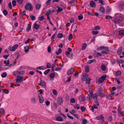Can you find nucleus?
<instances>
[{
	"label": "nucleus",
	"instance_id": "c85d7f7f",
	"mask_svg": "<svg viewBox=\"0 0 124 124\" xmlns=\"http://www.w3.org/2000/svg\"><path fill=\"white\" fill-rule=\"evenodd\" d=\"M96 60L95 59H93L92 60H89L87 62V63L88 64H91L93 62H96Z\"/></svg>",
	"mask_w": 124,
	"mask_h": 124
},
{
	"label": "nucleus",
	"instance_id": "9d476101",
	"mask_svg": "<svg viewBox=\"0 0 124 124\" xmlns=\"http://www.w3.org/2000/svg\"><path fill=\"white\" fill-rule=\"evenodd\" d=\"M23 76H20L18 78L16 79V81L18 83H20L23 80Z\"/></svg>",
	"mask_w": 124,
	"mask_h": 124
},
{
	"label": "nucleus",
	"instance_id": "f03ea898",
	"mask_svg": "<svg viewBox=\"0 0 124 124\" xmlns=\"http://www.w3.org/2000/svg\"><path fill=\"white\" fill-rule=\"evenodd\" d=\"M25 8L26 10H29L31 11L33 9V7L31 3H27L25 5Z\"/></svg>",
	"mask_w": 124,
	"mask_h": 124
},
{
	"label": "nucleus",
	"instance_id": "13d9d810",
	"mask_svg": "<svg viewBox=\"0 0 124 124\" xmlns=\"http://www.w3.org/2000/svg\"><path fill=\"white\" fill-rule=\"evenodd\" d=\"M17 2H18L20 4H21L23 3V0H16Z\"/></svg>",
	"mask_w": 124,
	"mask_h": 124
},
{
	"label": "nucleus",
	"instance_id": "a18cd8bd",
	"mask_svg": "<svg viewBox=\"0 0 124 124\" xmlns=\"http://www.w3.org/2000/svg\"><path fill=\"white\" fill-rule=\"evenodd\" d=\"M105 51H107L109 53V50L108 49L109 47H105L104 48Z\"/></svg>",
	"mask_w": 124,
	"mask_h": 124
},
{
	"label": "nucleus",
	"instance_id": "4d7b16f0",
	"mask_svg": "<svg viewBox=\"0 0 124 124\" xmlns=\"http://www.w3.org/2000/svg\"><path fill=\"white\" fill-rule=\"evenodd\" d=\"M72 34L71 33L70 34V35L68 37V39L69 40H71L72 39Z\"/></svg>",
	"mask_w": 124,
	"mask_h": 124
},
{
	"label": "nucleus",
	"instance_id": "e2e57ef3",
	"mask_svg": "<svg viewBox=\"0 0 124 124\" xmlns=\"http://www.w3.org/2000/svg\"><path fill=\"white\" fill-rule=\"evenodd\" d=\"M93 34H97L99 33V32L97 31H93L92 32Z\"/></svg>",
	"mask_w": 124,
	"mask_h": 124
},
{
	"label": "nucleus",
	"instance_id": "bb28decb",
	"mask_svg": "<svg viewBox=\"0 0 124 124\" xmlns=\"http://www.w3.org/2000/svg\"><path fill=\"white\" fill-rule=\"evenodd\" d=\"M41 7V5L40 4H37L36 5V8L37 9H39Z\"/></svg>",
	"mask_w": 124,
	"mask_h": 124
},
{
	"label": "nucleus",
	"instance_id": "de8ad7c7",
	"mask_svg": "<svg viewBox=\"0 0 124 124\" xmlns=\"http://www.w3.org/2000/svg\"><path fill=\"white\" fill-rule=\"evenodd\" d=\"M83 18V16L82 14H81V15H79L78 16V19L79 20H81Z\"/></svg>",
	"mask_w": 124,
	"mask_h": 124
},
{
	"label": "nucleus",
	"instance_id": "69168bd1",
	"mask_svg": "<svg viewBox=\"0 0 124 124\" xmlns=\"http://www.w3.org/2000/svg\"><path fill=\"white\" fill-rule=\"evenodd\" d=\"M74 108H77L78 109H79L80 107L78 106V104L75 106L74 107Z\"/></svg>",
	"mask_w": 124,
	"mask_h": 124
},
{
	"label": "nucleus",
	"instance_id": "f704fd0d",
	"mask_svg": "<svg viewBox=\"0 0 124 124\" xmlns=\"http://www.w3.org/2000/svg\"><path fill=\"white\" fill-rule=\"evenodd\" d=\"M103 89L101 87L99 88V89L98 90V92L100 94L102 93Z\"/></svg>",
	"mask_w": 124,
	"mask_h": 124
},
{
	"label": "nucleus",
	"instance_id": "8fccbe9b",
	"mask_svg": "<svg viewBox=\"0 0 124 124\" xmlns=\"http://www.w3.org/2000/svg\"><path fill=\"white\" fill-rule=\"evenodd\" d=\"M113 97V95L111 94H109L108 97V98L109 100H112V98Z\"/></svg>",
	"mask_w": 124,
	"mask_h": 124
},
{
	"label": "nucleus",
	"instance_id": "2f4dec72",
	"mask_svg": "<svg viewBox=\"0 0 124 124\" xmlns=\"http://www.w3.org/2000/svg\"><path fill=\"white\" fill-rule=\"evenodd\" d=\"M121 74V72L120 70L117 71L116 72V75L117 76L118 75H120Z\"/></svg>",
	"mask_w": 124,
	"mask_h": 124
},
{
	"label": "nucleus",
	"instance_id": "774afa93",
	"mask_svg": "<svg viewBox=\"0 0 124 124\" xmlns=\"http://www.w3.org/2000/svg\"><path fill=\"white\" fill-rule=\"evenodd\" d=\"M87 122V121L86 119H84L82 121L83 124H86Z\"/></svg>",
	"mask_w": 124,
	"mask_h": 124
},
{
	"label": "nucleus",
	"instance_id": "72a5a7b5",
	"mask_svg": "<svg viewBox=\"0 0 124 124\" xmlns=\"http://www.w3.org/2000/svg\"><path fill=\"white\" fill-rule=\"evenodd\" d=\"M50 71V69H48L44 72V74L45 75H46Z\"/></svg>",
	"mask_w": 124,
	"mask_h": 124
},
{
	"label": "nucleus",
	"instance_id": "3c124183",
	"mask_svg": "<svg viewBox=\"0 0 124 124\" xmlns=\"http://www.w3.org/2000/svg\"><path fill=\"white\" fill-rule=\"evenodd\" d=\"M59 104H57L55 102H54V105L53 106L55 108V109L56 108H57V107L58 106Z\"/></svg>",
	"mask_w": 124,
	"mask_h": 124
},
{
	"label": "nucleus",
	"instance_id": "a19ab883",
	"mask_svg": "<svg viewBox=\"0 0 124 124\" xmlns=\"http://www.w3.org/2000/svg\"><path fill=\"white\" fill-rule=\"evenodd\" d=\"M70 102L72 103H74L75 102V100L73 98H71L70 100Z\"/></svg>",
	"mask_w": 124,
	"mask_h": 124
},
{
	"label": "nucleus",
	"instance_id": "e433bc0d",
	"mask_svg": "<svg viewBox=\"0 0 124 124\" xmlns=\"http://www.w3.org/2000/svg\"><path fill=\"white\" fill-rule=\"evenodd\" d=\"M3 12L4 15L6 16L8 15V12L6 10H3Z\"/></svg>",
	"mask_w": 124,
	"mask_h": 124
},
{
	"label": "nucleus",
	"instance_id": "9b49d317",
	"mask_svg": "<svg viewBox=\"0 0 124 124\" xmlns=\"http://www.w3.org/2000/svg\"><path fill=\"white\" fill-rule=\"evenodd\" d=\"M74 71V70L73 68H72L70 69L67 72V74L68 75H69L71 73H73Z\"/></svg>",
	"mask_w": 124,
	"mask_h": 124
},
{
	"label": "nucleus",
	"instance_id": "4c0bfd02",
	"mask_svg": "<svg viewBox=\"0 0 124 124\" xmlns=\"http://www.w3.org/2000/svg\"><path fill=\"white\" fill-rule=\"evenodd\" d=\"M2 91L3 92L6 94H8L9 92V91L8 90L3 89L2 90Z\"/></svg>",
	"mask_w": 124,
	"mask_h": 124
},
{
	"label": "nucleus",
	"instance_id": "f257e3e1",
	"mask_svg": "<svg viewBox=\"0 0 124 124\" xmlns=\"http://www.w3.org/2000/svg\"><path fill=\"white\" fill-rule=\"evenodd\" d=\"M82 80L83 81H86V83L88 84H90L91 79L88 78V75L86 74H84L81 76Z\"/></svg>",
	"mask_w": 124,
	"mask_h": 124
},
{
	"label": "nucleus",
	"instance_id": "f8f14e48",
	"mask_svg": "<svg viewBox=\"0 0 124 124\" xmlns=\"http://www.w3.org/2000/svg\"><path fill=\"white\" fill-rule=\"evenodd\" d=\"M57 101L59 105H61V103L63 102V100L62 98L61 97H58L57 98Z\"/></svg>",
	"mask_w": 124,
	"mask_h": 124
},
{
	"label": "nucleus",
	"instance_id": "7c9ffc66",
	"mask_svg": "<svg viewBox=\"0 0 124 124\" xmlns=\"http://www.w3.org/2000/svg\"><path fill=\"white\" fill-rule=\"evenodd\" d=\"M7 74L6 72H4L1 74V76L2 78H4L7 76Z\"/></svg>",
	"mask_w": 124,
	"mask_h": 124
},
{
	"label": "nucleus",
	"instance_id": "473e14b6",
	"mask_svg": "<svg viewBox=\"0 0 124 124\" xmlns=\"http://www.w3.org/2000/svg\"><path fill=\"white\" fill-rule=\"evenodd\" d=\"M18 71V75H23L25 73V71L23 70Z\"/></svg>",
	"mask_w": 124,
	"mask_h": 124
},
{
	"label": "nucleus",
	"instance_id": "603ef678",
	"mask_svg": "<svg viewBox=\"0 0 124 124\" xmlns=\"http://www.w3.org/2000/svg\"><path fill=\"white\" fill-rule=\"evenodd\" d=\"M36 68L37 69H39L40 70H44L45 69V68L43 66H39L37 67Z\"/></svg>",
	"mask_w": 124,
	"mask_h": 124
},
{
	"label": "nucleus",
	"instance_id": "6ab92c4d",
	"mask_svg": "<svg viewBox=\"0 0 124 124\" xmlns=\"http://www.w3.org/2000/svg\"><path fill=\"white\" fill-rule=\"evenodd\" d=\"M87 46V44L86 43H84L82 45V50H85L86 47Z\"/></svg>",
	"mask_w": 124,
	"mask_h": 124
},
{
	"label": "nucleus",
	"instance_id": "423d86ee",
	"mask_svg": "<svg viewBox=\"0 0 124 124\" xmlns=\"http://www.w3.org/2000/svg\"><path fill=\"white\" fill-rule=\"evenodd\" d=\"M40 83V85L42 87V88H45L46 86V83L45 82L44 80H42L41 79L39 81Z\"/></svg>",
	"mask_w": 124,
	"mask_h": 124
},
{
	"label": "nucleus",
	"instance_id": "09e8293b",
	"mask_svg": "<svg viewBox=\"0 0 124 124\" xmlns=\"http://www.w3.org/2000/svg\"><path fill=\"white\" fill-rule=\"evenodd\" d=\"M80 109L82 112H84L85 110V108L83 106H81L80 107Z\"/></svg>",
	"mask_w": 124,
	"mask_h": 124
},
{
	"label": "nucleus",
	"instance_id": "5fc2aeb1",
	"mask_svg": "<svg viewBox=\"0 0 124 124\" xmlns=\"http://www.w3.org/2000/svg\"><path fill=\"white\" fill-rule=\"evenodd\" d=\"M93 96V95L88 94L87 95V98L88 99H89V100H90L92 98Z\"/></svg>",
	"mask_w": 124,
	"mask_h": 124
},
{
	"label": "nucleus",
	"instance_id": "ea45409f",
	"mask_svg": "<svg viewBox=\"0 0 124 124\" xmlns=\"http://www.w3.org/2000/svg\"><path fill=\"white\" fill-rule=\"evenodd\" d=\"M31 102L33 103H35L36 102V101L35 100V98H32L31 99Z\"/></svg>",
	"mask_w": 124,
	"mask_h": 124
},
{
	"label": "nucleus",
	"instance_id": "864d4df0",
	"mask_svg": "<svg viewBox=\"0 0 124 124\" xmlns=\"http://www.w3.org/2000/svg\"><path fill=\"white\" fill-rule=\"evenodd\" d=\"M12 5L14 7H15L16 6V3L15 0H13L12 1Z\"/></svg>",
	"mask_w": 124,
	"mask_h": 124
},
{
	"label": "nucleus",
	"instance_id": "a211bd4d",
	"mask_svg": "<svg viewBox=\"0 0 124 124\" xmlns=\"http://www.w3.org/2000/svg\"><path fill=\"white\" fill-rule=\"evenodd\" d=\"M62 52V50L61 48H59L58 50L56 51L55 53L57 55L61 53Z\"/></svg>",
	"mask_w": 124,
	"mask_h": 124
},
{
	"label": "nucleus",
	"instance_id": "0eeeda50",
	"mask_svg": "<svg viewBox=\"0 0 124 124\" xmlns=\"http://www.w3.org/2000/svg\"><path fill=\"white\" fill-rule=\"evenodd\" d=\"M118 116L120 117L124 116L123 114L121 111V109L120 108V106H119L118 108Z\"/></svg>",
	"mask_w": 124,
	"mask_h": 124
},
{
	"label": "nucleus",
	"instance_id": "a878e982",
	"mask_svg": "<svg viewBox=\"0 0 124 124\" xmlns=\"http://www.w3.org/2000/svg\"><path fill=\"white\" fill-rule=\"evenodd\" d=\"M101 29L100 27L99 26H97L94 27V30H100Z\"/></svg>",
	"mask_w": 124,
	"mask_h": 124
},
{
	"label": "nucleus",
	"instance_id": "c9c22d12",
	"mask_svg": "<svg viewBox=\"0 0 124 124\" xmlns=\"http://www.w3.org/2000/svg\"><path fill=\"white\" fill-rule=\"evenodd\" d=\"M70 113L71 114H72V115H74V116H75L76 118H79V116L77 114H74L73 113H72L71 112H70Z\"/></svg>",
	"mask_w": 124,
	"mask_h": 124
},
{
	"label": "nucleus",
	"instance_id": "c03bdc74",
	"mask_svg": "<svg viewBox=\"0 0 124 124\" xmlns=\"http://www.w3.org/2000/svg\"><path fill=\"white\" fill-rule=\"evenodd\" d=\"M65 53L67 57H69L70 54V52L68 51H66Z\"/></svg>",
	"mask_w": 124,
	"mask_h": 124
},
{
	"label": "nucleus",
	"instance_id": "7ed1b4c3",
	"mask_svg": "<svg viewBox=\"0 0 124 124\" xmlns=\"http://www.w3.org/2000/svg\"><path fill=\"white\" fill-rule=\"evenodd\" d=\"M123 17L121 16H119L116 17L115 20L113 21L116 23L121 22L123 20Z\"/></svg>",
	"mask_w": 124,
	"mask_h": 124
},
{
	"label": "nucleus",
	"instance_id": "6e6d98bb",
	"mask_svg": "<svg viewBox=\"0 0 124 124\" xmlns=\"http://www.w3.org/2000/svg\"><path fill=\"white\" fill-rule=\"evenodd\" d=\"M108 121L109 122H110L112 120V116H110L108 118Z\"/></svg>",
	"mask_w": 124,
	"mask_h": 124
},
{
	"label": "nucleus",
	"instance_id": "0e129e2a",
	"mask_svg": "<svg viewBox=\"0 0 124 124\" xmlns=\"http://www.w3.org/2000/svg\"><path fill=\"white\" fill-rule=\"evenodd\" d=\"M97 94H94L93 96V99L94 100L95 99L97 100Z\"/></svg>",
	"mask_w": 124,
	"mask_h": 124
},
{
	"label": "nucleus",
	"instance_id": "412c9836",
	"mask_svg": "<svg viewBox=\"0 0 124 124\" xmlns=\"http://www.w3.org/2000/svg\"><path fill=\"white\" fill-rule=\"evenodd\" d=\"M98 108V107L95 105H93L91 108V110L93 112L94 111V109H97Z\"/></svg>",
	"mask_w": 124,
	"mask_h": 124
},
{
	"label": "nucleus",
	"instance_id": "cd10ccee",
	"mask_svg": "<svg viewBox=\"0 0 124 124\" xmlns=\"http://www.w3.org/2000/svg\"><path fill=\"white\" fill-rule=\"evenodd\" d=\"M55 76V74L53 72L51 73L49 76V77L51 78H53Z\"/></svg>",
	"mask_w": 124,
	"mask_h": 124
},
{
	"label": "nucleus",
	"instance_id": "6e6552de",
	"mask_svg": "<svg viewBox=\"0 0 124 124\" xmlns=\"http://www.w3.org/2000/svg\"><path fill=\"white\" fill-rule=\"evenodd\" d=\"M38 96L39 97V102L40 103H43L44 102V100L42 95L40 94H39Z\"/></svg>",
	"mask_w": 124,
	"mask_h": 124
},
{
	"label": "nucleus",
	"instance_id": "1a4fd4ad",
	"mask_svg": "<svg viewBox=\"0 0 124 124\" xmlns=\"http://www.w3.org/2000/svg\"><path fill=\"white\" fill-rule=\"evenodd\" d=\"M96 119L98 120L101 119L103 122H105L104 118L102 115H101L99 116H97L96 117Z\"/></svg>",
	"mask_w": 124,
	"mask_h": 124
},
{
	"label": "nucleus",
	"instance_id": "37998d69",
	"mask_svg": "<svg viewBox=\"0 0 124 124\" xmlns=\"http://www.w3.org/2000/svg\"><path fill=\"white\" fill-rule=\"evenodd\" d=\"M30 17L31 18V20H34L36 18L35 16L33 15H31Z\"/></svg>",
	"mask_w": 124,
	"mask_h": 124
},
{
	"label": "nucleus",
	"instance_id": "393cba45",
	"mask_svg": "<svg viewBox=\"0 0 124 124\" xmlns=\"http://www.w3.org/2000/svg\"><path fill=\"white\" fill-rule=\"evenodd\" d=\"M51 0H47L45 3V4L46 6H48L50 5Z\"/></svg>",
	"mask_w": 124,
	"mask_h": 124
},
{
	"label": "nucleus",
	"instance_id": "20e7f679",
	"mask_svg": "<svg viewBox=\"0 0 124 124\" xmlns=\"http://www.w3.org/2000/svg\"><path fill=\"white\" fill-rule=\"evenodd\" d=\"M18 46V45L17 44L14 45L13 46H10L9 47L8 49L10 51H14L16 50Z\"/></svg>",
	"mask_w": 124,
	"mask_h": 124
},
{
	"label": "nucleus",
	"instance_id": "680f3d73",
	"mask_svg": "<svg viewBox=\"0 0 124 124\" xmlns=\"http://www.w3.org/2000/svg\"><path fill=\"white\" fill-rule=\"evenodd\" d=\"M53 93L54 94V95H56L57 94V93L56 90L54 89L53 91Z\"/></svg>",
	"mask_w": 124,
	"mask_h": 124
},
{
	"label": "nucleus",
	"instance_id": "4be33fe9",
	"mask_svg": "<svg viewBox=\"0 0 124 124\" xmlns=\"http://www.w3.org/2000/svg\"><path fill=\"white\" fill-rule=\"evenodd\" d=\"M118 32L119 35L120 36L123 35L124 34V31L123 30H119Z\"/></svg>",
	"mask_w": 124,
	"mask_h": 124
},
{
	"label": "nucleus",
	"instance_id": "338daca9",
	"mask_svg": "<svg viewBox=\"0 0 124 124\" xmlns=\"http://www.w3.org/2000/svg\"><path fill=\"white\" fill-rule=\"evenodd\" d=\"M99 2L101 4V5H104L103 0H99Z\"/></svg>",
	"mask_w": 124,
	"mask_h": 124
},
{
	"label": "nucleus",
	"instance_id": "ddd939ff",
	"mask_svg": "<svg viewBox=\"0 0 124 124\" xmlns=\"http://www.w3.org/2000/svg\"><path fill=\"white\" fill-rule=\"evenodd\" d=\"M36 22H37L34 23L33 28L35 29H37L39 28V25L37 24Z\"/></svg>",
	"mask_w": 124,
	"mask_h": 124
},
{
	"label": "nucleus",
	"instance_id": "f3484780",
	"mask_svg": "<svg viewBox=\"0 0 124 124\" xmlns=\"http://www.w3.org/2000/svg\"><path fill=\"white\" fill-rule=\"evenodd\" d=\"M85 71L86 73L88 72L89 71V66L88 65H86L85 67Z\"/></svg>",
	"mask_w": 124,
	"mask_h": 124
},
{
	"label": "nucleus",
	"instance_id": "bf43d9fd",
	"mask_svg": "<svg viewBox=\"0 0 124 124\" xmlns=\"http://www.w3.org/2000/svg\"><path fill=\"white\" fill-rule=\"evenodd\" d=\"M58 9L57 10V11L58 12H60L61 11H62L63 9H62L59 7H58Z\"/></svg>",
	"mask_w": 124,
	"mask_h": 124
},
{
	"label": "nucleus",
	"instance_id": "4468645a",
	"mask_svg": "<svg viewBox=\"0 0 124 124\" xmlns=\"http://www.w3.org/2000/svg\"><path fill=\"white\" fill-rule=\"evenodd\" d=\"M90 5L91 7H93L95 6V4L93 1H91L90 3Z\"/></svg>",
	"mask_w": 124,
	"mask_h": 124
},
{
	"label": "nucleus",
	"instance_id": "c756f323",
	"mask_svg": "<svg viewBox=\"0 0 124 124\" xmlns=\"http://www.w3.org/2000/svg\"><path fill=\"white\" fill-rule=\"evenodd\" d=\"M0 112L1 113H2V115H3L4 116L5 114V111L4 109L3 108H1V109Z\"/></svg>",
	"mask_w": 124,
	"mask_h": 124
},
{
	"label": "nucleus",
	"instance_id": "aec40b11",
	"mask_svg": "<svg viewBox=\"0 0 124 124\" xmlns=\"http://www.w3.org/2000/svg\"><path fill=\"white\" fill-rule=\"evenodd\" d=\"M122 47H120L117 51V52L119 54H120L122 52Z\"/></svg>",
	"mask_w": 124,
	"mask_h": 124
},
{
	"label": "nucleus",
	"instance_id": "2eb2a0df",
	"mask_svg": "<svg viewBox=\"0 0 124 124\" xmlns=\"http://www.w3.org/2000/svg\"><path fill=\"white\" fill-rule=\"evenodd\" d=\"M100 11L102 13L104 14L105 12V9L103 7H101L100 8Z\"/></svg>",
	"mask_w": 124,
	"mask_h": 124
},
{
	"label": "nucleus",
	"instance_id": "5701e85b",
	"mask_svg": "<svg viewBox=\"0 0 124 124\" xmlns=\"http://www.w3.org/2000/svg\"><path fill=\"white\" fill-rule=\"evenodd\" d=\"M101 69L103 71H105L106 70V67L105 65L102 64L101 65Z\"/></svg>",
	"mask_w": 124,
	"mask_h": 124
},
{
	"label": "nucleus",
	"instance_id": "49530a36",
	"mask_svg": "<svg viewBox=\"0 0 124 124\" xmlns=\"http://www.w3.org/2000/svg\"><path fill=\"white\" fill-rule=\"evenodd\" d=\"M79 98H81V100L82 101H85V98L84 96H80L79 97Z\"/></svg>",
	"mask_w": 124,
	"mask_h": 124
},
{
	"label": "nucleus",
	"instance_id": "052dcab7",
	"mask_svg": "<svg viewBox=\"0 0 124 124\" xmlns=\"http://www.w3.org/2000/svg\"><path fill=\"white\" fill-rule=\"evenodd\" d=\"M51 13V11L50 10H48L46 12V14L47 16H49V15Z\"/></svg>",
	"mask_w": 124,
	"mask_h": 124
},
{
	"label": "nucleus",
	"instance_id": "39448f33",
	"mask_svg": "<svg viewBox=\"0 0 124 124\" xmlns=\"http://www.w3.org/2000/svg\"><path fill=\"white\" fill-rule=\"evenodd\" d=\"M106 77L107 76L106 75H102L99 79L98 81L99 83H102L105 80Z\"/></svg>",
	"mask_w": 124,
	"mask_h": 124
},
{
	"label": "nucleus",
	"instance_id": "58836bf2",
	"mask_svg": "<svg viewBox=\"0 0 124 124\" xmlns=\"http://www.w3.org/2000/svg\"><path fill=\"white\" fill-rule=\"evenodd\" d=\"M63 36V34L62 33H60L58 34L57 35V37L59 38H62Z\"/></svg>",
	"mask_w": 124,
	"mask_h": 124
},
{
	"label": "nucleus",
	"instance_id": "dca6fc26",
	"mask_svg": "<svg viewBox=\"0 0 124 124\" xmlns=\"http://www.w3.org/2000/svg\"><path fill=\"white\" fill-rule=\"evenodd\" d=\"M56 121H63V119L60 116H57L56 118Z\"/></svg>",
	"mask_w": 124,
	"mask_h": 124
},
{
	"label": "nucleus",
	"instance_id": "79ce46f5",
	"mask_svg": "<svg viewBox=\"0 0 124 124\" xmlns=\"http://www.w3.org/2000/svg\"><path fill=\"white\" fill-rule=\"evenodd\" d=\"M44 19V17L43 16L38 17V19L40 21H42Z\"/></svg>",
	"mask_w": 124,
	"mask_h": 124
},
{
	"label": "nucleus",
	"instance_id": "b1692460",
	"mask_svg": "<svg viewBox=\"0 0 124 124\" xmlns=\"http://www.w3.org/2000/svg\"><path fill=\"white\" fill-rule=\"evenodd\" d=\"M31 26L30 24H28L26 30L28 32L31 29Z\"/></svg>",
	"mask_w": 124,
	"mask_h": 124
}]
</instances>
